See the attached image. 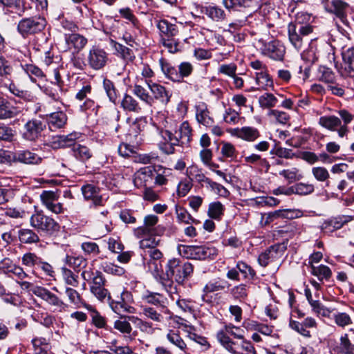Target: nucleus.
Listing matches in <instances>:
<instances>
[{
  "mask_svg": "<svg viewBox=\"0 0 354 354\" xmlns=\"http://www.w3.org/2000/svg\"><path fill=\"white\" fill-rule=\"evenodd\" d=\"M193 266L189 262L183 263L179 259H169L165 266V273L162 279V284L166 290L173 293L174 279L178 284H183L193 273Z\"/></svg>",
  "mask_w": 354,
  "mask_h": 354,
  "instance_id": "f257e3e1",
  "label": "nucleus"
},
{
  "mask_svg": "<svg viewBox=\"0 0 354 354\" xmlns=\"http://www.w3.org/2000/svg\"><path fill=\"white\" fill-rule=\"evenodd\" d=\"M311 19L310 14L304 12H298L295 16L294 23L289 24L288 26V37L292 45L300 50L303 46L304 36L310 34L313 28L309 24Z\"/></svg>",
  "mask_w": 354,
  "mask_h": 354,
  "instance_id": "f03ea898",
  "label": "nucleus"
},
{
  "mask_svg": "<svg viewBox=\"0 0 354 354\" xmlns=\"http://www.w3.org/2000/svg\"><path fill=\"white\" fill-rule=\"evenodd\" d=\"M227 331L237 339L236 341L233 340L229 336H225L222 333L217 335L218 342L227 351L232 354H257L251 342L245 339L242 333H233L230 327L228 329L227 328Z\"/></svg>",
  "mask_w": 354,
  "mask_h": 354,
  "instance_id": "7ed1b4c3",
  "label": "nucleus"
},
{
  "mask_svg": "<svg viewBox=\"0 0 354 354\" xmlns=\"http://www.w3.org/2000/svg\"><path fill=\"white\" fill-rule=\"evenodd\" d=\"M30 225L38 232L46 236H52L58 232L60 229L59 223L41 211H37L30 218Z\"/></svg>",
  "mask_w": 354,
  "mask_h": 354,
  "instance_id": "20e7f679",
  "label": "nucleus"
},
{
  "mask_svg": "<svg viewBox=\"0 0 354 354\" xmlns=\"http://www.w3.org/2000/svg\"><path fill=\"white\" fill-rule=\"evenodd\" d=\"M179 254L187 258L194 259H214L218 255V250L212 245H185L178 248Z\"/></svg>",
  "mask_w": 354,
  "mask_h": 354,
  "instance_id": "39448f33",
  "label": "nucleus"
},
{
  "mask_svg": "<svg viewBox=\"0 0 354 354\" xmlns=\"http://www.w3.org/2000/svg\"><path fill=\"white\" fill-rule=\"evenodd\" d=\"M161 70L165 75L173 82H182L185 77H189L193 72L194 67L188 62H181L178 68L172 66L169 63L160 60Z\"/></svg>",
  "mask_w": 354,
  "mask_h": 354,
  "instance_id": "423d86ee",
  "label": "nucleus"
},
{
  "mask_svg": "<svg viewBox=\"0 0 354 354\" xmlns=\"http://www.w3.org/2000/svg\"><path fill=\"white\" fill-rule=\"evenodd\" d=\"M45 26L46 21L43 18H24L19 22L17 30L24 37H26L28 35L41 31Z\"/></svg>",
  "mask_w": 354,
  "mask_h": 354,
  "instance_id": "0eeeda50",
  "label": "nucleus"
},
{
  "mask_svg": "<svg viewBox=\"0 0 354 354\" xmlns=\"http://www.w3.org/2000/svg\"><path fill=\"white\" fill-rule=\"evenodd\" d=\"M286 250V246L283 243L270 246L259 256V263L261 266L266 267L270 263L279 261L283 257Z\"/></svg>",
  "mask_w": 354,
  "mask_h": 354,
  "instance_id": "6e6552de",
  "label": "nucleus"
},
{
  "mask_svg": "<svg viewBox=\"0 0 354 354\" xmlns=\"http://www.w3.org/2000/svg\"><path fill=\"white\" fill-rule=\"evenodd\" d=\"M108 60L107 53L98 46H93L86 57L88 66L93 70L102 69L106 66Z\"/></svg>",
  "mask_w": 354,
  "mask_h": 354,
  "instance_id": "1a4fd4ad",
  "label": "nucleus"
},
{
  "mask_svg": "<svg viewBox=\"0 0 354 354\" xmlns=\"http://www.w3.org/2000/svg\"><path fill=\"white\" fill-rule=\"evenodd\" d=\"M160 134L162 140L159 142V149L165 154H172L175 151V147L178 146L180 142L178 140V131L173 133L169 130H161Z\"/></svg>",
  "mask_w": 354,
  "mask_h": 354,
  "instance_id": "9d476101",
  "label": "nucleus"
},
{
  "mask_svg": "<svg viewBox=\"0 0 354 354\" xmlns=\"http://www.w3.org/2000/svg\"><path fill=\"white\" fill-rule=\"evenodd\" d=\"M32 292L59 311L65 310L68 306L60 298L46 288L36 286L32 290Z\"/></svg>",
  "mask_w": 354,
  "mask_h": 354,
  "instance_id": "9b49d317",
  "label": "nucleus"
},
{
  "mask_svg": "<svg viewBox=\"0 0 354 354\" xmlns=\"http://www.w3.org/2000/svg\"><path fill=\"white\" fill-rule=\"evenodd\" d=\"M145 84L151 93L153 101L155 100L167 104L171 97V93L162 85L153 82L151 80H145Z\"/></svg>",
  "mask_w": 354,
  "mask_h": 354,
  "instance_id": "f8f14e48",
  "label": "nucleus"
},
{
  "mask_svg": "<svg viewBox=\"0 0 354 354\" xmlns=\"http://www.w3.org/2000/svg\"><path fill=\"white\" fill-rule=\"evenodd\" d=\"M261 50L264 55L277 61L283 60L286 52L285 47L277 40L265 43Z\"/></svg>",
  "mask_w": 354,
  "mask_h": 354,
  "instance_id": "ddd939ff",
  "label": "nucleus"
},
{
  "mask_svg": "<svg viewBox=\"0 0 354 354\" xmlns=\"http://www.w3.org/2000/svg\"><path fill=\"white\" fill-rule=\"evenodd\" d=\"M46 129V124L41 120L32 119L24 125V138L30 141L35 140Z\"/></svg>",
  "mask_w": 354,
  "mask_h": 354,
  "instance_id": "4468645a",
  "label": "nucleus"
},
{
  "mask_svg": "<svg viewBox=\"0 0 354 354\" xmlns=\"http://www.w3.org/2000/svg\"><path fill=\"white\" fill-rule=\"evenodd\" d=\"M143 315L156 322H163L165 320L171 318V312L167 307H142Z\"/></svg>",
  "mask_w": 354,
  "mask_h": 354,
  "instance_id": "2eb2a0df",
  "label": "nucleus"
},
{
  "mask_svg": "<svg viewBox=\"0 0 354 354\" xmlns=\"http://www.w3.org/2000/svg\"><path fill=\"white\" fill-rule=\"evenodd\" d=\"M81 276L84 281L88 283L90 290L106 284V279L102 273L98 270L94 271L92 267H88L84 270Z\"/></svg>",
  "mask_w": 354,
  "mask_h": 354,
  "instance_id": "dca6fc26",
  "label": "nucleus"
},
{
  "mask_svg": "<svg viewBox=\"0 0 354 354\" xmlns=\"http://www.w3.org/2000/svg\"><path fill=\"white\" fill-rule=\"evenodd\" d=\"M155 169L151 166L140 168L134 174L133 183L137 187H147L153 179Z\"/></svg>",
  "mask_w": 354,
  "mask_h": 354,
  "instance_id": "f3484780",
  "label": "nucleus"
},
{
  "mask_svg": "<svg viewBox=\"0 0 354 354\" xmlns=\"http://www.w3.org/2000/svg\"><path fill=\"white\" fill-rule=\"evenodd\" d=\"M68 120L66 114L63 111H57L46 115V122L49 129L51 131H55L63 129L66 126Z\"/></svg>",
  "mask_w": 354,
  "mask_h": 354,
  "instance_id": "a211bd4d",
  "label": "nucleus"
},
{
  "mask_svg": "<svg viewBox=\"0 0 354 354\" xmlns=\"http://www.w3.org/2000/svg\"><path fill=\"white\" fill-rule=\"evenodd\" d=\"M81 189L86 200L91 201L95 206L104 205V201L97 187L92 184H86L82 186Z\"/></svg>",
  "mask_w": 354,
  "mask_h": 354,
  "instance_id": "6ab92c4d",
  "label": "nucleus"
},
{
  "mask_svg": "<svg viewBox=\"0 0 354 354\" xmlns=\"http://www.w3.org/2000/svg\"><path fill=\"white\" fill-rule=\"evenodd\" d=\"M156 26L160 31V39L177 37L179 35V27L165 19L157 21Z\"/></svg>",
  "mask_w": 354,
  "mask_h": 354,
  "instance_id": "aec40b11",
  "label": "nucleus"
},
{
  "mask_svg": "<svg viewBox=\"0 0 354 354\" xmlns=\"http://www.w3.org/2000/svg\"><path fill=\"white\" fill-rule=\"evenodd\" d=\"M158 222V217L153 214H149L144 218V225L134 229V234L138 238L156 233L154 226Z\"/></svg>",
  "mask_w": 354,
  "mask_h": 354,
  "instance_id": "412c9836",
  "label": "nucleus"
},
{
  "mask_svg": "<svg viewBox=\"0 0 354 354\" xmlns=\"http://www.w3.org/2000/svg\"><path fill=\"white\" fill-rule=\"evenodd\" d=\"M227 286H228L227 282L223 280L209 281L203 289L202 301L206 303L212 302V297H209V294L223 290Z\"/></svg>",
  "mask_w": 354,
  "mask_h": 354,
  "instance_id": "4be33fe9",
  "label": "nucleus"
},
{
  "mask_svg": "<svg viewBox=\"0 0 354 354\" xmlns=\"http://www.w3.org/2000/svg\"><path fill=\"white\" fill-rule=\"evenodd\" d=\"M322 3L327 12L334 13L341 19L344 17L348 7L346 2L342 0H322Z\"/></svg>",
  "mask_w": 354,
  "mask_h": 354,
  "instance_id": "5701e85b",
  "label": "nucleus"
},
{
  "mask_svg": "<svg viewBox=\"0 0 354 354\" xmlns=\"http://www.w3.org/2000/svg\"><path fill=\"white\" fill-rule=\"evenodd\" d=\"M196 118L198 123L206 127H212L214 122L207 105L204 103H200L196 106Z\"/></svg>",
  "mask_w": 354,
  "mask_h": 354,
  "instance_id": "b1692460",
  "label": "nucleus"
},
{
  "mask_svg": "<svg viewBox=\"0 0 354 354\" xmlns=\"http://www.w3.org/2000/svg\"><path fill=\"white\" fill-rule=\"evenodd\" d=\"M232 133L237 138L248 142H253L260 136L258 129L251 127L236 128L232 130Z\"/></svg>",
  "mask_w": 354,
  "mask_h": 354,
  "instance_id": "393cba45",
  "label": "nucleus"
},
{
  "mask_svg": "<svg viewBox=\"0 0 354 354\" xmlns=\"http://www.w3.org/2000/svg\"><path fill=\"white\" fill-rule=\"evenodd\" d=\"M13 158L19 162L31 165H38L42 160L39 156L28 150H21L16 152Z\"/></svg>",
  "mask_w": 354,
  "mask_h": 354,
  "instance_id": "a878e982",
  "label": "nucleus"
},
{
  "mask_svg": "<svg viewBox=\"0 0 354 354\" xmlns=\"http://www.w3.org/2000/svg\"><path fill=\"white\" fill-rule=\"evenodd\" d=\"M255 82L258 87H252L251 91L268 90L273 86V81L268 73V69L263 72H256Z\"/></svg>",
  "mask_w": 354,
  "mask_h": 354,
  "instance_id": "bb28decb",
  "label": "nucleus"
},
{
  "mask_svg": "<svg viewBox=\"0 0 354 354\" xmlns=\"http://www.w3.org/2000/svg\"><path fill=\"white\" fill-rule=\"evenodd\" d=\"M19 112V110L11 106L6 98L0 95V120L15 118Z\"/></svg>",
  "mask_w": 354,
  "mask_h": 354,
  "instance_id": "cd10ccee",
  "label": "nucleus"
},
{
  "mask_svg": "<svg viewBox=\"0 0 354 354\" xmlns=\"http://www.w3.org/2000/svg\"><path fill=\"white\" fill-rule=\"evenodd\" d=\"M17 234L19 241L24 244H36L40 241L39 235L28 228L20 229Z\"/></svg>",
  "mask_w": 354,
  "mask_h": 354,
  "instance_id": "c85d7f7f",
  "label": "nucleus"
},
{
  "mask_svg": "<svg viewBox=\"0 0 354 354\" xmlns=\"http://www.w3.org/2000/svg\"><path fill=\"white\" fill-rule=\"evenodd\" d=\"M121 107L127 112L138 113L142 108L139 102L131 95L125 93L120 103Z\"/></svg>",
  "mask_w": 354,
  "mask_h": 354,
  "instance_id": "c756f323",
  "label": "nucleus"
},
{
  "mask_svg": "<svg viewBox=\"0 0 354 354\" xmlns=\"http://www.w3.org/2000/svg\"><path fill=\"white\" fill-rule=\"evenodd\" d=\"M344 71L350 77H354V48L348 49L343 54Z\"/></svg>",
  "mask_w": 354,
  "mask_h": 354,
  "instance_id": "7c9ffc66",
  "label": "nucleus"
},
{
  "mask_svg": "<svg viewBox=\"0 0 354 354\" xmlns=\"http://www.w3.org/2000/svg\"><path fill=\"white\" fill-rule=\"evenodd\" d=\"M319 124L328 130L335 131L342 124V121L335 115H324L319 118Z\"/></svg>",
  "mask_w": 354,
  "mask_h": 354,
  "instance_id": "2f4dec72",
  "label": "nucleus"
},
{
  "mask_svg": "<svg viewBox=\"0 0 354 354\" xmlns=\"http://www.w3.org/2000/svg\"><path fill=\"white\" fill-rule=\"evenodd\" d=\"M167 339L171 344L178 348L183 353H189V348L177 332L174 330H169L167 335Z\"/></svg>",
  "mask_w": 354,
  "mask_h": 354,
  "instance_id": "473e14b6",
  "label": "nucleus"
},
{
  "mask_svg": "<svg viewBox=\"0 0 354 354\" xmlns=\"http://www.w3.org/2000/svg\"><path fill=\"white\" fill-rule=\"evenodd\" d=\"M132 91L134 95L147 105L151 106L153 104V97L151 96L148 91L142 86L135 84L133 86Z\"/></svg>",
  "mask_w": 354,
  "mask_h": 354,
  "instance_id": "72a5a7b5",
  "label": "nucleus"
},
{
  "mask_svg": "<svg viewBox=\"0 0 354 354\" xmlns=\"http://www.w3.org/2000/svg\"><path fill=\"white\" fill-rule=\"evenodd\" d=\"M109 305L111 309L118 315H122L124 313H134L135 308L128 304L123 303V299L120 297L118 300H111Z\"/></svg>",
  "mask_w": 354,
  "mask_h": 354,
  "instance_id": "f704fd0d",
  "label": "nucleus"
},
{
  "mask_svg": "<svg viewBox=\"0 0 354 354\" xmlns=\"http://www.w3.org/2000/svg\"><path fill=\"white\" fill-rule=\"evenodd\" d=\"M335 351L339 354H354V344L348 339V334L342 335L339 339V344Z\"/></svg>",
  "mask_w": 354,
  "mask_h": 354,
  "instance_id": "c9c22d12",
  "label": "nucleus"
},
{
  "mask_svg": "<svg viewBox=\"0 0 354 354\" xmlns=\"http://www.w3.org/2000/svg\"><path fill=\"white\" fill-rule=\"evenodd\" d=\"M176 131H178V140L181 145L190 142L192 130L187 121L183 122Z\"/></svg>",
  "mask_w": 354,
  "mask_h": 354,
  "instance_id": "e433bc0d",
  "label": "nucleus"
},
{
  "mask_svg": "<svg viewBox=\"0 0 354 354\" xmlns=\"http://www.w3.org/2000/svg\"><path fill=\"white\" fill-rule=\"evenodd\" d=\"M224 211L223 205L219 201H215L209 205L207 214L211 218L219 221L224 214Z\"/></svg>",
  "mask_w": 354,
  "mask_h": 354,
  "instance_id": "4c0bfd02",
  "label": "nucleus"
},
{
  "mask_svg": "<svg viewBox=\"0 0 354 354\" xmlns=\"http://www.w3.org/2000/svg\"><path fill=\"white\" fill-rule=\"evenodd\" d=\"M65 263L75 270H80L82 268H84V270L86 268V266L87 261L86 259L82 256L75 257L66 255Z\"/></svg>",
  "mask_w": 354,
  "mask_h": 354,
  "instance_id": "58836bf2",
  "label": "nucleus"
},
{
  "mask_svg": "<svg viewBox=\"0 0 354 354\" xmlns=\"http://www.w3.org/2000/svg\"><path fill=\"white\" fill-rule=\"evenodd\" d=\"M205 14L213 21H221L225 19V11L216 6H209L205 8Z\"/></svg>",
  "mask_w": 354,
  "mask_h": 354,
  "instance_id": "ea45409f",
  "label": "nucleus"
},
{
  "mask_svg": "<svg viewBox=\"0 0 354 354\" xmlns=\"http://www.w3.org/2000/svg\"><path fill=\"white\" fill-rule=\"evenodd\" d=\"M21 66L32 82L36 83L37 79L42 78L44 75L43 71L35 65L24 64Z\"/></svg>",
  "mask_w": 354,
  "mask_h": 354,
  "instance_id": "a19ab883",
  "label": "nucleus"
},
{
  "mask_svg": "<svg viewBox=\"0 0 354 354\" xmlns=\"http://www.w3.org/2000/svg\"><path fill=\"white\" fill-rule=\"evenodd\" d=\"M66 43L69 46H73L76 50L82 49L87 43V39L79 34H71L66 37Z\"/></svg>",
  "mask_w": 354,
  "mask_h": 354,
  "instance_id": "79ce46f5",
  "label": "nucleus"
},
{
  "mask_svg": "<svg viewBox=\"0 0 354 354\" xmlns=\"http://www.w3.org/2000/svg\"><path fill=\"white\" fill-rule=\"evenodd\" d=\"M73 152L74 156L82 161L87 160L92 156L90 149L86 146L80 144L74 145Z\"/></svg>",
  "mask_w": 354,
  "mask_h": 354,
  "instance_id": "37998d69",
  "label": "nucleus"
},
{
  "mask_svg": "<svg viewBox=\"0 0 354 354\" xmlns=\"http://www.w3.org/2000/svg\"><path fill=\"white\" fill-rule=\"evenodd\" d=\"M129 317H121L113 323V328L123 334H130L132 330Z\"/></svg>",
  "mask_w": 354,
  "mask_h": 354,
  "instance_id": "c03bdc74",
  "label": "nucleus"
},
{
  "mask_svg": "<svg viewBox=\"0 0 354 354\" xmlns=\"http://www.w3.org/2000/svg\"><path fill=\"white\" fill-rule=\"evenodd\" d=\"M143 299L148 304L156 306L157 308L167 307L166 299L160 294L151 292L143 297Z\"/></svg>",
  "mask_w": 354,
  "mask_h": 354,
  "instance_id": "a18cd8bd",
  "label": "nucleus"
},
{
  "mask_svg": "<svg viewBox=\"0 0 354 354\" xmlns=\"http://www.w3.org/2000/svg\"><path fill=\"white\" fill-rule=\"evenodd\" d=\"M65 294L68 298L70 303L80 306L81 305L84 306L86 308H88V305H87L82 299L80 295V293L75 289L72 288H66L65 289Z\"/></svg>",
  "mask_w": 354,
  "mask_h": 354,
  "instance_id": "49530a36",
  "label": "nucleus"
},
{
  "mask_svg": "<svg viewBox=\"0 0 354 354\" xmlns=\"http://www.w3.org/2000/svg\"><path fill=\"white\" fill-rule=\"evenodd\" d=\"M310 272L312 274L316 276L320 281L324 279H329L332 274L330 269L324 265H320L319 266L312 265Z\"/></svg>",
  "mask_w": 354,
  "mask_h": 354,
  "instance_id": "de8ad7c7",
  "label": "nucleus"
},
{
  "mask_svg": "<svg viewBox=\"0 0 354 354\" xmlns=\"http://www.w3.org/2000/svg\"><path fill=\"white\" fill-rule=\"evenodd\" d=\"M160 239L154 236H150L140 241V248L143 250V254L147 253V250H152L157 248L160 244Z\"/></svg>",
  "mask_w": 354,
  "mask_h": 354,
  "instance_id": "09e8293b",
  "label": "nucleus"
},
{
  "mask_svg": "<svg viewBox=\"0 0 354 354\" xmlns=\"http://www.w3.org/2000/svg\"><path fill=\"white\" fill-rule=\"evenodd\" d=\"M41 259V257H38L35 253L27 252L23 255L21 263L24 266L35 270L37 269Z\"/></svg>",
  "mask_w": 354,
  "mask_h": 354,
  "instance_id": "8fccbe9b",
  "label": "nucleus"
},
{
  "mask_svg": "<svg viewBox=\"0 0 354 354\" xmlns=\"http://www.w3.org/2000/svg\"><path fill=\"white\" fill-rule=\"evenodd\" d=\"M147 266L153 276L162 283V279L163 278V275H162V261H147Z\"/></svg>",
  "mask_w": 354,
  "mask_h": 354,
  "instance_id": "3c124183",
  "label": "nucleus"
},
{
  "mask_svg": "<svg viewBox=\"0 0 354 354\" xmlns=\"http://www.w3.org/2000/svg\"><path fill=\"white\" fill-rule=\"evenodd\" d=\"M348 222L346 217H338L329 221H325L322 226V230H338L341 228L343 225Z\"/></svg>",
  "mask_w": 354,
  "mask_h": 354,
  "instance_id": "603ef678",
  "label": "nucleus"
},
{
  "mask_svg": "<svg viewBox=\"0 0 354 354\" xmlns=\"http://www.w3.org/2000/svg\"><path fill=\"white\" fill-rule=\"evenodd\" d=\"M111 43L113 44V46L119 56L126 60L132 59L133 57L132 50L127 46L122 45L121 44L114 41L113 40L111 41Z\"/></svg>",
  "mask_w": 354,
  "mask_h": 354,
  "instance_id": "864d4df0",
  "label": "nucleus"
},
{
  "mask_svg": "<svg viewBox=\"0 0 354 354\" xmlns=\"http://www.w3.org/2000/svg\"><path fill=\"white\" fill-rule=\"evenodd\" d=\"M82 136V133L77 131H73L67 135H61L63 148L74 147L76 145V141Z\"/></svg>",
  "mask_w": 354,
  "mask_h": 354,
  "instance_id": "5fc2aeb1",
  "label": "nucleus"
},
{
  "mask_svg": "<svg viewBox=\"0 0 354 354\" xmlns=\"http://www.w3.org/2000/svg\"><path fill=\"white\" fill-rule=\"evenodd\" d=\"M278 100L272 93H266L259 98V103L262 108L270 109L276 106Z\"/></svg>",
  "mask_w": 354,
  "mask_h": 354,
  "instance_id": "6e6d98bb",
  "label": "nucleus"
},
{
  "mask_svg": "<svg viewBox=\"0 0 354 354\" xmlns=\"http://www.w3.org/2000/svg\"><path fill=\"white\" fill-rule=\"evenodd\" d=\"M103 88L109 99V100L115 104L118 99V92L113 83L107 79L103 81Z\"/></svg>",
  "mask_w": 354,
  "mask_h": 354,
  "instance_id": "4d7b16f0",
  "label": "nucleus"
},
{
  "mask_svg": "<svg viewBox=\"0 0 354 354\" xmlns=\"http://www.w3.org/2000/svg\"><path fill=\"white\" fill-rule=\"evenodd\" d=\"M301 57L310 63H315L318 59L316 45L313 41H311L308 48L303 52Z\"/></svg>",
  "mask_w": 354,
  "mask_h": 354,
  "instance_id": "13d9d810",
  "label": "nucleus"
},
{
  "mask_svg": "<svg viewBox=\"0 0 354 354\" xmlns=\"http://www.w3.org/2000/svg\"><path fill=\"white\" fill-rule=\"evenodd\" d=\"M62 274L65 283L73 287L78 286V277L75 275L71 270L66 268H62Z\"/></svg>",
  "mask_w": 354,
  "mask_h": 354,
  "instance_id": "bf43d9fd",
  "label": "nucleus"
},
{
  "mask_svg": "<svg viewBox=\"0 0 354 354\" xmlns=\"http://www.w3.org/2000/svg\"><path fill=\"white\" fill-rule=\"evenodd\" d=\"M251 0H223L222 3L227 10H236L242 7H249Z\"/></svg>",
  "mask_w": 354,
  "mask_h": 354,
  "instance_id": "052dcab7",
  "label": "nucleus"
},
{
  "mask_svg": "<svg viewBox=\"0 0 354 354\" xmlns=\"http://www.w3.org/2000/svg\"><path fill=\"white\" fill-rule=\"evenodd\" d=\"M333 319L335 323L342 328H345L353 324L351 317L346 313L338 312L335 313L333 315Z\"/></svg>",
  "mask_w": 354,
  "mask_h": 354,
  "instance_id": "680f3d73",
  "label": "nucleus"
},
{
  "mask_svg": "<svg viewBox=\"0 0 354 354\" xmlns=\"http://www.w3.org/2000/svg\"><path fill=\"white\" fill-rule=\"evenodd\" d=\"M160 41L163 46L171 53H175L179 50L180 41L178 37L170 39H162Z\"/></svg>",
  "mask_w": 354,
  "mask_h": 354,
  "instance_id": "e2e57ef3",
  "label": "nucleus"
},
{
  "mask_svg": "<svg viewBox=\"0 0 354 354\" xmlns=\"http://www.w3.org/2000/svg\"><path fill=\"white\" fill-rule=\"evenodd\" d=\"M294 194L308 195L314 192V185L308 183H299L293 185Z\"/></svg>",
  "mask_w": 354,
  "mask_h": 354,
  "instance_id": "0e129e2a",
  "label": "nucleus"
},
{
  "mask_svg": "<svg viewBox=\"0 0 354 354\" xmlns=\"http://www.w3.org/2000/svg\"><path fill=\"white\" fill-rule=\"evenodd\" d=\"M129 320H131L132 323L136 324V326L140 328V330L142 332L147 333H151L153 331V328L151 326V324L145 322L142 320L141 319H139L137 317L135 316H129Z\"/></svg>",
  "mask_w": 354,
  "mask_h": 354,
  "instance_id": "69168bd1",
  "label": "nucleus"
},
{
  "mask_svg": "<svg viewBox=\"0 0 354 354\" xmlns=\"http://www.w3.org/2000/svg\"><path fill=\"white\" fill-rule=\"evenodd\" d=\"M279 175L284 177L290 183L299 180L302 178V176L299 174V170L297 168L283 169L279 171Z\"/></svg>",
  "mask_w": 354,
  "mask_h": 354,
  "instance_id": "338daca9",
  "label": "nucleus"
},
{
  "mask_svg": "<svg viewBox=\"0 0 354 354\" xmlns=\"http://www.w3.org/2000/svg\"><path fill=\"white\" fill-rule=\"evenodd\" d=\"M236 268L245 279H252L256 274L254 270L243 261H239L236 263Z\"/></svg>",
  "mask_w": 354,
  "mask_h": 354,
  "instance_id": "774afa93",
  "label": "nucleus"
}]
</instances>
